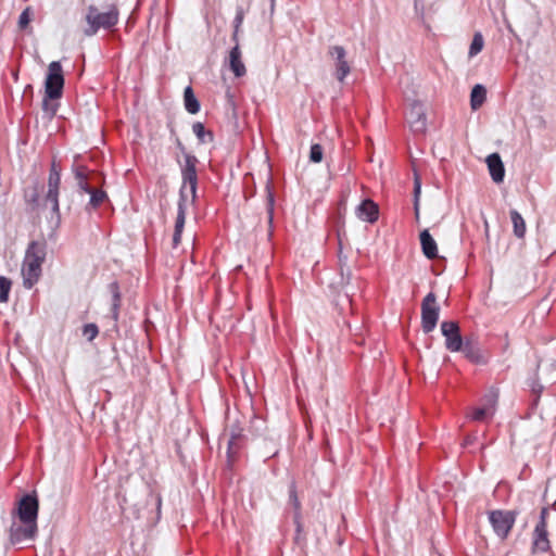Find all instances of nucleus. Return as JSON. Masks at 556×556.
Returning a JSON list of instances; mask_svg holds the SVG:
<instances>
[{"label":"nucleus","mask_w":556,"mask_h":556,"mask_svg":"<svg viewBox=\"0 0 556 556\" xmlns=\"http://www.w3.org/2000/svg\"><path fill=\"white\" fill-rule=\"evenodd\" d=\"M339 268H340V273H343V269L349 267L348 265V256L346 255H343L342 254V251L340 250L339 251Z\"/></svg>","instance_id":"79ce46f5"},{"label":"nucleus","mask_w":556,"mask_h":556,"mask_svg":"<svg viewBox=\"0 0 556 556\" xmlns=\"http://www.w3.org/2000/svg\"><path fill=\"white\" fill-rule=\"evenodd\" d=\"M274 207H275V194L273 192L270 182L266 185V212L269 227L273 226L274 222Z\"/></svg>","instance_id":"bb28decb"},{"label":"nucleus","mask_w":556,"mask_h":556,"mask_svg":"<svg viewBox=\"0 0 556 556\" xmlns=\"http://www.w3.org/2000/svg\"><path fill=\"white\" fill-rule=\"evenodd\" d=\"M420 244L424 255L428 260H434L438 256V245L428 229H424L420 235Z\"/></svg>","instance_id":"a211bd4d"},{"label":"nucleus","mask_w":556,"mask_h":556,"mask_svg":"<svg viewBox=\"0 0 556 556\" xmlns=\"http://www.w3.org/2000/svg\"><path fill=\"white\" fill-rule=\"evenodd\" d=\"M486 99V89L483 85L477 84L473 86L470 92V106L471 109L478 110Z\"/></svg>","instance_id":"412c9836"},{"label":"nucleus","mask_w":556,"mask_h":556,"mask_svg":"<svg viewBox=\"0 0 556 556\" xmlns=\"http://www.w3.org/2000/svg\"><path fill=\"white\" fill-rule=\"evenodd\" d=\"M268 2H269V14H270V16H273V14L275 12L276 0H268Z\"/></svg>","instance_id":"8fccbe9b"},{"label":"nucleus","mask_w":556,"mask_h":556,"mask_svg":"<svg viewBox=\"0 0 556 556\" xmlns=\"http://www.w3.org/2000/svg\"><path fill=\"white\" fill-rule=\"evenodd\" d=\"M532 391L540 394L543 391V386L540 384L539 382H533Z\"/></svg>","instance_id":"09e8293b"},{"label":"nucleus","mask_w":556,"mask_h":556,"mask_svg":"<svg viewBox=\"0 0 556 556\" xmlns=\"http://www.w3.org/2000/svg\"><path fill=\"white\" fill-rule=\"evenodd\" d=\"M60 185H61V170L58 167V165L55 164V162H52L50 172H49V177H48V187H54V186L60 187Z\"/></svg>","instance_id":"72a5a7b5"},{"label":"nucleus","mask_w":556,"mask_h":556,"mask_svg":"<svg viewBox=\"0 0 556 556\" xmlns=\"http://www.w3.org/2000/svg\"><path fill=\"white\" fill-rule=\"evenodd\" d=\"M549 508L544 507L541 510L540 514V520L536 523L534 531H533V548L535 551L545 553L549 549V541H548V533H547V515H548Z\"/></svg>","instance_id":"9d476101"},{"label":"nucleus","mask_w":556,"mask_h":556,"mask_svg":"<svg viewBox=\"0 0 556 556\" xmlns=\"http://www.w3.org/2000/svg\"><path fill=\"white\" fill-rule=\"evenodd\" d=\"M77 186H78V188H79L83 192L88 193V194H89V193L92 191V189H93V188L88 184V181H87V180H81V181L77 182Z\"/></svg>","instance_id":"37998d69"},{"label":"nucleus","mask_w":556,"mask_h":556,"mask_svg":"<svg viewBox=\"0 0 556 556\" xmlns=\"http://www.w3.org/2000/svg\"><path fill=\"white\" fill-rule=\"evenodd\" d=\"M229 68L238 78L247 74L245 65L242 62V54L239 47V41L235 42V46L231 48L229 52Z\"/></svg>","instance_id":"f3484780"},{"label":"nucleus","mask_w":556,"mask_h":556,"mask_svg":"<svg viewBox=\"0 0 556 556\" xmlns=\"http://www.w3.org/2000/svg\"><path fill=\"white\" fill-rule=\"evenodd\" d=\"M266 429V421L254 415L250 420V431L253 433V435H261Z\"/></svg>","instance_id":"473e14b6"},{"label":"nucleus","mask_w":556,"mask_h":556,"mask_svg":"<svg viewBox=\"0 0 556 556\" xmlns=\"http://www.w3.org/2000/svg\"><path fill=\"white\" fill-rule=\"evenodd\" d=\"M181 235H182V232L174 230V235H173V247L174 248H177L178 244L180 243Z\"/></svg>","instance_id":"49530a36"},{"label":"nucleus","mask_w":556,"mask_h":556,"mask_svg":"<svg viewBox=\"0 0 556 556\" xmlns=\"http://www.w3.org/2000/svg\"><path fill=\"white\" fill-rule=\"evenodd\" d=\"M151 496L154 498L155 501V504H156V510H157V518L160 517L161 515V506H162V497L160 494H152L151 493Z\"/></svg>","instance_id":"a18cd8bd"},{"label":"nucleus","mask_w":556,"mask_h":556,"mask_svg":"<svg viewBox=\"0 0 556 556\" xmlns=\"http://www.w3.org/2000/svg\"><path fill=\"white\" fill-rule=\"evenodd\" d=\"M38 527L37 522L34 523H13L10 527V542L13 545L21 544L25 541L34 540L37 535Z\"/></svg>","instance_id":"f8f14e48"},{"label":"nucleus","mask_w":556,"mask_h":556,"mask_svg":"<svg viewBox=\"0 0 556 556\" xmlns=\"http://www.w3.org/2000/svg\"><path fill=\"white\" fill-rule=\"evenodd\" d=\"M324 156V149L319 143H313L309 150V161L312 163H320Z\"/></svg>","instance_id":"e433bc0d"},{"label":"nucleus","mask_w":556,"mask_h":556,"mask_svg":"<svg viewBox=\"0 0 556 556\" xmlns=\"http://www.w3.org/2000/svg\"><path fill=\"white\" fill-rule=\"evenodd\" d=\"M89 194L90 200L86 206V210H89V207L96 210L108 199L106 192L100 189L93 188Z\"/></svg>","instance_id":"a878e982"},{"label":"nucleus","mask_w":556,"mask_h":556,"mask_svg":"<svg viewBox=\"0 0 556 556\" xmlns=\"http://www.w3.org/2000/svg\"><path fill=\"white\" fill-rule=\"evenodd\" d=\"M517 515L516 510L495 509L490 511L489 521L494 533L501 539H506L515 525Z\"/></svg>","instance_id":"39448f33"},{"label":"nucleus","mask_w":556,"mask_h":556,"mask_svg":"<svg viewBox=\"0 0 556 556\" xmlns=\"http://www.w3.org/2000/svg\"><path fill=\"white\" fill-rule=\"evenodd\" d=\"M59 186L48 187L47 193L45 195V202L51 205V212L56 218H60V204H59Z\"/></svg>","instance_id":"4be33fe9"},{"label":"nucleus","mask_w":556,"mask_h":556,"mask_svg":"<svg viewBox=\"0 0 556 556\" xmlns=\"http://www.w3.org/2000/svg\"><path fill=\"white\" fill-rule=\"evenodd\" d=\"M186 212L187 201L184 199V195L181 194V198H178L177 216L174 230L182 232L186 223Z\"/></svg>","instance_id":"b1692460"},{"label":"nucleus","mask_w":556,"mask_h":556,"mask_svg":"<svg viewBox=\"0 0 556 556\" xmlns=\"http://www.w3.org/2000/svg\"><path fill=\"white\" fill-rule=\"evenodd\" d=\"M460 352H463L465 357L473 364L485 365L488 363V355L481 350L479 343L476 341L466 339Z\"/></svg>","instance_id":"4468645a"},{"label":"nucleus","mask_w":556,"mask_h":556,"mask_svg":"<svg viewBox=\"0 0 556 556\" xmlns=\"http://www.w3.org/2000/svg\"><path fill=\"white\" fill-rule=\"evenodd\" d=\"M175 143H176V147L177 149L182 153V155L185 156V153H188L187 150H186V147L184 146V143L181 142V140L176 137L175 138Z\"/></svg>","instance_id":"de8ad7c7"},{"label":"nucleus","mask_w":556,"mask_h":556,"mask_svg":"<svg viewBox=\"0 0 556 556\" xmlns=\"http://www.w3.org/2000/svg\"><path fill=\"white\" fill-rule=\"evenodd\" d=\"M509 215L514 227V235L517 238H523L526 233V223L523 217L516 210H510Z\"/></svg>","instance_id":"5701e85b"},{"label":"nucleus","mask_w":556,"mask_h":556,"mask_svg":"<svg viewBox=\"0 0 556 556\" xmlns=\"http://www.w3.org/2000/svg\"><path fill=\"white\" fill-rule=\"evenodd\" d=\"M440 316V306L437 304L434 292H429L421 302V328L425 333H430L437 327Z\"/></svg>","instance_id":"423d86ee"},{"label":"nucleus","mask_w":556,"mask_h":556,"mask_svg":"<svg viewBox=\"0 0 556 556\" xmlns=\"http://www.w3.org/2000/svg\"><path fill=\"white\" fill-rule=\"evenodd\" d=\"M243 18H244V11L241 7H238L236 10V16L233 18V33L231 36V40L233 42L239 41L238 34H239L240 27L243 23Z\"/></svg>","instance_id":"2f4dec72"},{"label":"nucleus","mask_w":556,"mask_h":556,"mask_svg":"<svg viewBox=\"0 0 556 556\" xmlns=\"http://www.w3.org/2000/svg\"><path fill=\"white\" fill-rule=\"evenodd\" d=\"M99 333L98 326L96 324H86L83 328V334L88 341H92Z\"/></svg>","instance_id":"4c0bfd02"},{"label":"nucleus","mask_w":556,"mask_h":556,"mask_svg":"<svg viewBox=\"0 0 556 556\" xmlns=\"http://www.w3.org/2000/svg\"><path fill=\"white\" fill-rule=\"evenodd\" d=\"M410 130L415 134H425L427 129L426 109L421 101L415 100L406 115Z\"/></svg>","instance_id":"1a4fd4ad"},{"label":"nucleus","mask_w":556,"mask_h":556,"mask_svg":"<svg viewBox=\"0 0 556 556\" xmlns=\"http://www.w3.org/2000/svg\"><path fill=\"white\" fill-rule=\"evenodd\" d=\"M441 332L445 338V348L450 352H460L463 343L465 342L462 334L460 328L455 320H444L441 323Z\"/></svg>","instance_id":"6e6552de"},{"label":"nucleus","mask_w":556,"mask_h":556,"mask_svg":"<svg viewBox=\"0 0 556 556\" xmlns=\"http://www.w3.org/2000/svg\"><path fill=\"white\" fill-rule=\"evenodd\" d=\"M45 261V249L36 241H31L26 250L25 261L22 268L23 285L30 289L38 281L41 275V264Z\"/></svg>","instance_id":"f257e3e1"},{"label":"nucleus","mask_w":556,"mask_h":556,"mask_svg":"<svg viewBox=\"0 0 556 556\" xmlns=\"http://www.w3.org/2000/svg\"><path fill=\"white\" fill-rule=\"evenodd\" d=\"M118 10L115 5H111L106 12H100L97 7L90 5L86 14L88 27L84 29L87 37H91L99 29H111L118 23Z\"/></svg>","instance_id":"7ed1b4c3"},{"label":"nucleus","mask_w":556,"mask_h":556,"mask_svg":"<svg viewBox=\"0 0 556 556\" xmlns=\"http://www.w3.org/2000/svg\"><path fill=\"white\" fill-rule=\"evenodd\" d=\"M301 518H302L301 514L293 515V523L295 526V535H294L293 540L298 546H304L306 543V538L303 533V525H302Z\"/></svg>","instance_id":"cd10ccee"},{"label":"nucleus","mask_w":556,"mask_h":556,"mask_svg":"<svg viewBox=\"0 0 556 556\" xmlns=\"http://www.w3.org/2000/svg\"><path fill=\"white\" fill-rule=\"evenodd\" d=\"M341 275V283L342 285H350L353 278L352 271L350 267H346L343 269V273H340Z\"/></svg>","instance_id":"a19ab883"},{"label":"nucleus","mask_w":556,"mask_h":556,"mask_svg":"<svg viewBox=\"0 0 556 556\" xmlns=\"http://www.w3.org/2000/svg\"><path fill=\"white\" fill-rule=\"evenodd\" d=\"M356 215L361 220L375 223L379 217V207L370 199H365L356 208Z\"/></svg>","instance_id":"2eb2a0df"},{"label":"nucleus","mask_w":556,"mask_h":556,"mask_svg":"<svg viewBox=\"0 0 556 556\" xmlns=\"http://www.w3.org/2000/svg\"><path fill=\"white\" fill-rule=\"evenodd\" d=\"M184 104L186 111L190 114H197L201 109L200 102L191 86H187L184 90Z\"/></svg>","instance_id":"aec40b11"},{"label":"nucleus","mask_w":556,"mask_h":556,"mask_svg":"<svg viewBox=\"0 0 556 556\" xmlns=\"http://www.w3.org/2000/svg\"><path fill=\"white\" fill-rule=\"evenodd\" d=\"M483 45H484V39H483L482 34L476 33L473 35L472 41L469 47V52H468L469 56L472 58V56L477 55L478 53H480L481 50L483 49Z\"/></svg>","instance_id":"7c9ffc66"},{"label":"nucleus","mask_w":556,"mask_h":556,"mask_svg":"<svg viewBox=\"0 0 556 556\" xmlns=\"http://www.w3.org/2000/svg\"><path fill=\"white\" fill-rule=\"evenodd\" d=\"M192 131L200 143L212 142L214 140V134L211 130H206L201 122H195L192 125Z\"/></svg>","instance_id":"393cba45"},{"label":"nucleus","mask_w":556,"mask_h":556,"mask_svg":"<svg viewBox=\"0 0 556 556\" xmlns=\"http://www.w3.org/2000/svg\"><path fill=\"white\" fill-rule=\"evenodd\" d=\"M421 191V181L418 175H415L414 179V211L415 215L419 217V197Z\"/></svg>","instance_id":"c9c22d12"},{"label":"nucleus","mask_w":556,"mask_h":556,"mask_svg":"<svg viewBox=\"0 0 556 556\" xmlns=\"http://www.w3.org/2000/svg\"><path fill=\"white\" fill-rule=\"evenodd\" d=\"M485 162L492 180L496 184L503 182L505 177V167L500 154H490Z\"/></svg>","instance_id":"dca6fc26"},{"label":"nucleus","mask_w":556,"mask_h":556,"mask_svg":"<svg viewBox=\"0 0 556 556\" xmlns=\"http://www.w3.org/2000/svg\"><path fill=\"white\" fill-rule=\"evenodd\" d=\"M109 291L112 295V302H111V317L116 324L119 319V309L122 305V293L119 283L117 281H112L109 285Z\"/></svg>","instance_id":"6ab92c4d"},{"label":"nucleus","mask_w":556,"mask_h":556,"mask_svg":"<svg viewBox=\"0 0 556 556\" xmlns=\"http://www.w3.org/2000/svg\"><path fill=\"white\" fill-rule=\"evenodd\" d=\"M494 413V401L490 406L477 407L471 413V419L475 421H482L486 417L492 416Z\"/></svg>","instance_id":"c756f323"},{"label":"nucleus","mask_w":556,"mask_h":556,"mask_svg":"<svg viewBox=\"0 0 556 556\" xmlns=\"http://www.w3.org/2000/svg\"><path fill=\"white\" fill-rule=\"evenodd\" d=\"M64 89V75L61 62L52 61L48 66L45 80V97L42 109L49 111V101L62 98ZM51 115L56 113V108L50 109Z\"/></svg>","instance_id":"f03ea898"},{"label":"nucleus","mask_w":556,"mask_h":556,"mask_svg":"<svg viewBox=\"0 0 556 556\" xmlns=\"http://www.w3.org/2000/svg\"><path fill=\"white\" fill-rule=\"evenodd\" d=\"M177 163L180 165L181 173V186L179 189V198L181 194L184 199L188 201V195L186 193L187 187L190 188L191 192V201L194 202L197 199V190H198V170L197 165L199 163L198 157L192 153H185L184 164L177 159Z\"/></svg>","instance_id":"20e7f679"},{"label":"nucleus","mask_w":556,"mask_h":556,"mask_svg":"<svg viewBox=\"0 0 556 556\" xmlns=\"http://www.w3.org/2000/svg\"><path fill=\"white\" fill-rule=\"evenodd\" d=\"M39 511V500L36 492L24 494L17 502L15 510L22 523L37 522Z\"/></svg>","instance_id":"0eeeda50"},{"label":"nucleus","mask_w":556,"mask_h":556,"mask_svg":"<svg viewBox=\"0 0 556 556\" xmlns=\"http://www.w3.org/2000/svg\"><path fill=\"white\" fill-rule=\"evenodd\" d=\"M30 22V9L26 8L18 17V27L25 29Z\"/></svg>","instance_id":"58836bf2"},{"label":"nucleus","mask_w":556,"mask_h":556,"mask_svg":"<svg viewBox=\"0 0 556 556\" xmlns=\"http://www.w3.org/2000/svg\"><path fill=\"white\" fill-rule=\"evenodd\" d=\"M328 54L334 60L336 71L334 76L343 83L351 72L349 62L346 61V51L342 46H331L328 49Z\"/></svg>","instance_id":"9b49d317"},{"label":"nucleus","mask_w":556,"mask_h":556,"mask_svg":"<svg viewBox=\"0 0 556 556\" xmlns=\"http://www.w3.org/2000/svg\"><path fill=\"white\" fill-rule=\"evenodd\" d=\"M26 201L29 204H31L33 207H36L38 205V202H39V194H38V192L35 190L31 195L26 198Z\"/></svg>","instance_id":"c03bdc74"},{"label":"nucleus","mask_w":556,"mask_h":556,"mask_svg":"<svg viewBox=\"0 0 556 556\" xmlns=\"http://www.w3.org/2000/svg\"><path fill=\"white\" fill-rule=\"evenodd\" d=\"M230 438L227 446V465L230 468L232 466L235 454L241 447V443L244 439L243 428L238 422L232 424L229 429Z\"/></svg>","instance_id":"ddd939ff"},{"label":"nucleus","mask_w":556,"mask_h":556,"mask_svg":"<svg viewBox=\"0 0 556 556\" xmlns=\"http://www.w3.org/2000/svg\"><path fill=\"white\" fill-rule=\"evenodd\" d=\"M471 442V439L467 438L466 439V444H469Z\"/></svg>","instance_id":"3c124183"},{"label":"nucleus","mask_w":556,"mask_h":556,"mask_svg":"<svg viewBox=\"0 0 556 556\" xmlns=\"http://www.w3.org/2000/svg\"><path fill=\"white\" fill-rule=\"evenodd\" d=\"M12 282L9 278L0 276V303L9 300Z\"/></svg>","instance_id":"f704fd0d"},{"label":"nucleus","mask_w":556,"mask_h":556,"mask_svg":"<svg viewBox=\"0 0 556 556\" xmlns=\"http://www.w3.org/2000/svg\"><path fill=\"white\" fill-rule=\"evenodd\" d=\"M73 173H74V176H75V179L77 180V182H79L81 180H87V178H88L86 166H81V165L76 166L73 168Z\"/></svg>","instance_id":"ea45409f"},{"label":"nucleus","mask_w":556,"mask_h":556,"mask_svg":"<svg viewBox=\"0 0 556 556\" xmlns=\"http://www.w3.org/2000/svg\"><path fill=\"white\" fill-rule=\"evenodd\" d=\"M289 501L288 504L293 507V515L301 514V502L298 496L296 483L291 481L289 484Z\"/></svg>","instance_id":"c85d7f7f"}]
</instances>
